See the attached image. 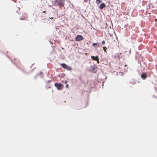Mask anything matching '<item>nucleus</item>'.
Here are the masks:
<instances>
[{
    "mask_svg": "<svg viewBox=\"0 0 157 157\" xmlns=\"http://www.w3.org/2000/svg\"><path fill=\"white\" fill-rule=\"evenodd\" d=\"M65 0H55L54 4L55 5L58 6L59 7H63L64 6Z\"/></svg>",
    "mask_w": 157,
    "mask_h": 157,
    "instance_id": "obj_1",
    "label": "nucleus"
},
{
    "mask_svg": "<svg viewBox=\"0 0 157 157\" xmlns=\"http://www.w3.org/2000/svg\"><path fill=\"white\" fill-rule=\"evenodd\" d=\"M60 65L64 69H66L68 70H71L72 69V68L68 66V65L65 64V63H62L60 64Z\"/></svg>",
    "mask_w": 157,
    "mask_h": 157,
    "instance_id": "obj_2",
    "label": "nucleus"
},
{
    "mask_svg": "<svg viewBox=\"0 0 157 157\" xmlns=\"http://www.w3.org/2000/svg\"><path fill=\"white\" fill-rule=\"evenodd\" d=\"M83 37L81 35H77L75 38V40L77 41L82 40H83Z\"/></svg>",
    "mask_w": 157,
    "mask_h": 157,
    "instance_id": "obj_3",
    "label": "nucleus"
},
{
    "mask_svg": "<svg viewBox=\"0 0 157 157\" xmlns=\"http://www.w3.org/2000/svg\"><path fill=\"white\" fill-rule=\"evenodd\" d=\"M54 85L58 90H62V86H63V85L61 83H56Z\"/></svg>",
    "mask_w": 157,
    "mask_h": 157,
    "instance_id": "obj_4",
    "label": "nucleus"
},
{
    "mask_svg": "<svg viewBox=\"0 0 157 157\" xmlns=\"http://www.w3.org/2000/svg\"><path fill=\"white\" fill-rule=\"evenodd\" d=\"M147 77L146 73H143L141 75V77L143 79H145Z\"/></svg>",
    "mask_w": 157,
    "mask_h": 157,
    "instance_id": "obj_5",
    "label": "nucleus"
},
{
    "mask_svg": "<svg viewBox=\"0 0 157 157\" xmlns=\"http://www.w3.org/2000/svg\"><path fill=\"white\" fill-rule=\"evenodd\" d=\"M105 6L106 5L104 3H102L100 5L99 8L100 9H102L105 7Z\"/></svg>",
    "mask_w": 157,
    "mask_h": 157,
    "instance_id": "obj_6",
    "label": "nucleus"
},
{
    "mask_svg": "<svg viewBox=\"0 0 157 157\" xmlns=\"http://www.w3.org/2000/svg\"><path fill=\"white\" fill-rule=\"evenodd\" d=\"M91 58L93 59L94 60L96 61L97 60L98 58V56H96L95 57L94 56H92L91 57Z\"/></svg>",
    "mask_w": 157,
    "mask_h": 157,
    "instance_id": "obj_7",
    "label": "nucleus"
},
{
    "mask_svg": "<svg viewBox=\"0 0 157 157\" xmlns=\"http://www.w3.org/2000/svg\"><path fill=\"white\" fill-rule=\"evenodd\" d=\"M102 2V0H96V2L97 4H99Z\"/></svg>",
    "mask_w": 157,
    "mask_h": 157,
    "instance_id": "obj_8",
    "label": "nucleus"
},
{
    "mask_svg": "<svg viewBox=\"0 0 157 157\" xmlns=\"http://www.w3.org/2000/svg\"><path fill=\"white\" fill-rule=\"evenodd\" d=\"M91 72L93 73H95L96 72V71H95V68H93L91 69Z\"/></svg>",
    "mask_w": 157,
    "mask_h": 157,
    "instance_id": "obj_9",
    "label": "nucleus"
},
{
    "mask_svg": "<svg viewBox=\"0 0 157 157\" xmlns=\"http://www.w3.org/2000/svg\"><path fill=\"white\" fill-rule=\"evenodd\" d=\"M103 50H104V52H106V53H107V52H106V50H107V48L106 47H103Z\"/></svg>",
    "mask_w": 157,
    "mask_h": 157,
    "instance_id": "obj_10",
    "label": "nucleus"
},
{
    "mask_svg": "<svg viewBox=\"0 0 157 157\" xmlns=\"http://www.w3.org/2000/svg\"><path fill=\"white\" fill-rule=\"evenodd\" d=\"M97 45V44L96 43H93L92 44V46H95V48H96L97 47L95 46H96Z\"/></svg>",
    "mask_w": 157,
    "mask_h": 157,
    "instance_id": "obj_11",
    "label": "nucleus"
},
{
    "mask_svg": "<svg viewBox=\"0 0 157 157\" xmlns=\"http://www.w3.org/2000/svg\"><path fill=\"white\" fill-rule=\"evenodd\" d=\"M67 81H62V83H66L67 82Z\"/></svg>",
    "mask_w": 157,
    "mask_h": 157,
    "instance_id": "obj_12",
    "label": "nucleus"
},
{
    "mask_svg": "<svg viewBox=\"0 0 157 157\" xmlns=\"http://www.w3.org/2000/svg\"><path fill=\"white\" fill-rule=\"evenodd\" d=\"M105 40H103L102 42V44H105Z\"/></svg>",
    "mask_w": 157,
    "mask_h": 157,
    "instance_id": "obj_13",
    "label": "nucleus"
},
{
    "mask_svg": "<svg viewBox=\"0 0 157 157\" xmlns=\"http://www.w3.org/2000/svg\"><path fill=\"white\" fill-rule=\"evenodd\" d=\"M96 61H97V63H99V58H98V59H97V60H96Z\"/></svg>",
    "mask_w": 157,
    "mask_h": 157,
    "instance_id": "obj_14",
    "label": "nucleus"
},
{
    "mask_svg": "<svg viewBox=\"0 0 157 157\" xmlns=\"http://www.w3.org/2000/svg\"><path fill=\"white\" fill-rule=\"evenodd\" d=\"M68 86H69V85L68 84H67L66 86V88H68Z\"/></svg>",
    "mask_w": 157,
    "mask_h": 157,
    "instance_id": "obj_15",
    "label": "nucleus"
},
{
    "mask_svg": "<svg viewBox=\"0 0 157 157\" xmlns=\"http://www.w3.org/2000/svg\"><path fill=\"white\" fill-rule=\"evenodd\" d=\"M45 12V11H43V13H44V12Z\"/></svg>",
    "mask_w": 157,
    "mask_h": 157,
    "instance_id": "obj_16",
    "label": "nucleus"
},
{
    "mask_svg": "<svg viewBox=\"0 0 157 157\" xmlns=\"http://www.w3.org/2000/svg\"><path fill=\"white\" fill-rule=\"evenodd\" d=\"M125 67H126V66H127V65H125Z\"/></svg>",
    "mask_w": 157,
    "mask_h": 157,
    "instance_id": "obj_17",
    "label": "nucleus"
}]
</instances>
